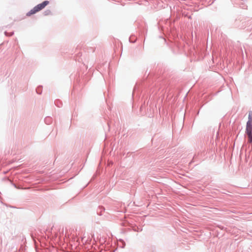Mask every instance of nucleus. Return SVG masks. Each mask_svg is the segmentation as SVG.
<instances>
[{
	"label": "nucleus",
	"mask_w": 252,
	"mask_h": 252,
	"mask_svg": "<svg viewBox=\"0 0 252 252\" xmlns=\"http://www.w3.org/2000/svg\"><path fill=\"white\" fill-rule=\"evenodd\" d=\"M49 3V1L45 0L41 3L37 4L36 6H34L32 9H31L29 12L27 13V16H30L32 15L35 14L36 13L39 12V11L44 8L45 6H47Z\"/></svg>",
	"instance_id": "1"
},
{
	"label": "nucleus",
	"mask_w": 252,
	"mask_h": 252,
	"mask_svg": "<svg viewBox=\"0 0 252 252\" xmlns=\"http://www.w3.org/2000/svg\"><path fill=\"white\" fill-rule=\"evenodd\" d=\"M246 133H252V122L248 121L246 126Z\"/></svg>",
	"instance_id": "2"
},
{
	"label": "nucleus",
	"mask_w": 252,
	"mask_h": 252,
	"mask_svg": "<svg viewBox=\"0 0 252 252\" xmlns=\"http://www.w3.org/2000/svg\"><path fill=\"white\" fill-rule=\"evenodd\" d=\"M248 137V142L252 144V133H247Z\"/></svg>",
	"instance_id": "3"
},
{
	"label": "nucleus",
	"mask_w": 252,
	"mask_h": 252,
	"mask_svg": "<svg viewBox=\"0 0 252 252\" xmlns=\"http://www.w3.org/2000/svg\"><path fill=\"white\" fill-rule=\"evenodd\" d=\"M249 122H252V112L251 111L249 112Z\"/></svg>",
	"instance_id": "4"
}]
</instances>
